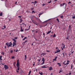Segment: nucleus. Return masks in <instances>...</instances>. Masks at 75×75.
<instances>
[{"mask_svg":"<svg viewBox=\"0 0 75 75\" xmlns=\"http://www.w3.org/2000/svg\"><path fill=\"white\" fill-rule=\"evenodd\" d=\"M12 40L13 41L12 44V47H14V46H15V47H16V42H17V41L15 40V39L13 38L12 39Z\"/></svg>","mask_w":75,"mask_h":75,"instance_id":"obj_1","label":"nucleus"},{"mask_svg":"<svg viewBox=\"0 0 75 75\" xmlns=\"http://www.w3.org/2000/svg\"><path fill=\"white\" fill-rule=\"evenodd\" d=\"M19 60H18L16 63V66L17 67L18 70H20V63H19Z\"/></svg>","mask_w":75,"mask_h":75,"instance_id":"obj_2","label":"nucleus"},{"mask_svg":"<svg viewBox=\"0 0 75 75\" xmlns=\"http://www.w3.org/2000/svg\"><path fill=\"white\" fill-rule=\"evenodd\" d=\"M6 45H7L8 47H11L12 45V43L11 42H10L9 43L8 42L6 43Z\"/></svg>","mask_w":75,"mask_h":75,"instance_id":"obj_3","label":"nucleus"},{"mask_svg":"<svg viewBox=\"0 0 75 75\" xmlns=\"http://www.w3.org/2000/svg\"><path fill=\"white\" fill-rule=\"evenodd\" d=\"M32 23H33V24H35V25H37L38 24V23H37V22L33 20L32 21Z\"/></svg>","mask_w":75,"mask_h":75,"instance_id":"obj_4","label":"nucleus"},{"mask_svg":"<svg viewBox=\"0 0 75 75\" xmlns=\"http://www.w3.org/2000/svg\"><path fill=\"white\" fill-rule=\"evenodd\" d=\"M4 68L5 69V70H6V69H8L9 68L8 67V66L7 65H4Z\"/></svg>","mask_w":75,"mask_h":75,"instance_id":"obj_5","label":"nucleus"},{"mask_svg":"<svg viewBox=\"0 0 75 75\" xmlns=\"http://www.w3.org/2000/svg\"><path fill=\"white\" fill-rule=\"evenodd\" d=\"M20 28H21V32H23L24 31V30H23L22 28V26H21L20 27Z\"/></svg>","mask_w":75,"mask_h":75,"instance_id":"obj_6","label":"nucleus"},{"mask_svg":"<svg viewBox=\"0 0 75 75\" xmlns=\"http://www.w3.org/2000/svg\"><path fill=\"white\" fill-rule=\"evenodd\" d=\"M49 70L50 71H52V67H50L49 68Z\"/></svg>","mask_w":75,"mask_h":75,"instance_id":"obj_7","label":"nucleus"},{"mask_svg":"<svg viewBox=\"0 0 75 75\" xmlns=\"http://www.w3.org/2000/svg\"><path fill=\"white\" fill-rule=\"evenodd\" d=\"M65 4V3H64L63 4H60V6H64Z\"/></svg>","mask_w":75,"mask_h":75,"instance_id":"obj_8","label":"nucleus"},{"mask_svg":"<svg viewBox=\"0 0 75 75\" xmlns=\"http://www.w3.org/2000/svg\"><path fill=\"white\" fill-rule=\"evenodd\" d=\"M50 33H51V30H50L47 33V34H50Z\"/></svg>","mask_w":75,"mask_h":75,"instance_id":"obj_9","label":"nucleus"},{"mask_svg":"<svg viewBox=\"0 0 75 75\" xmlns=\"http://www.w3.org/2000/svg\"><path fill=\"white\" fill-rule=\"evenodd\" d=\"M23 22V19H20V23H21Z\"/></svg>","mask_w":75,"mask_h":75,"instance_id":"obj_10","label":"nucleus"},{"mask_svg":"<svg viewBox=\"0 0 75 75\" xmlns=\"http://www.w3.org/2000/svg\"><path fill=\"white\" fill-rule=\"evenodd\" d=\"M57 64H58V65H59V67H61V63H58Z\"/></svg>","mask_w":75,"mask_h":75,"instance_id":"obj_11","label":"nucleus"},{"mask_svg":"<svg viewBox=\"0 0 75 75\" xmlns=\"http://www.w3.org/2000/svg\"><path fill=\"white\" fill-rule=\"evenodd\" d=\"M47 68V67H45V66H42L41 67V68Z\"/></svg>","mask_w":75,"mask_h":75,"instance_id":"obj_12","label":"nucleus"},{"mask_svg":"<svg viewBox=\"0 0 75 75\" xmlns=\"http://www.w3.org/2000/svg\"><path fill=\"white\" fill-rule=\"evenodd\" d=\"M39 74L40 75H42V72H39Z\"/></svg>","mask_w":75,"mask_h":75,"instance_id":"obj_13","label":"nucleus"},{"mask_svg":"<svg viewBox=\"0 0 75 75\" xmlns=\"http://www.w3.org/2000/svg\"><path fill=\"white\" fill-rule=\"evenodd\" d=\"M42 54L43 56H44V55H45L47 54V53H42Z\"/></svg>","mask_w":75,"mask_h":75,"instance_id":"obj_14","label":"nucleus"},{"mask_svg":"<svg viewBox=\"0 0 75 75\" xmlns=\"http://www.w3.org/2000/svg\"><path fill=\"white\" fill-rule=\"evenodd\" d=\"M42 61H43V62H45V59L44 58H42Z\"/></svg>","mask_w":75,"mask_h":75,"instance_id":"obj_15","label":"nucleus"},{"mask_svg":"<svg viewBox=\"0 0 75 75\" xmlns=\"http://www.w3.org/2000/svg\"><path fill=\"white\" fill-rule=\"evenodd\" d=\"M3 16V13L1 12L0 13V16Z\"/></svg>","mask_w":75,"mask_h":75,"instance_id":"obj_16","label":"nucleus"},{"mask_svg":"<svg viewBox=\"0 0 75 75\" xmlns=\"http://www.w3.org/2000/svg\"><path fill=\"white\" fill-rule=\"evenodd\" d=\"M56 51H59V52L61 51V50H58V49H57Z\"/></svg>","mask_w":75,"mask_h":75,"instance_id":"obj_17","label":"nucleus"},{"mask_svg":"<svg viewBox=\"0 0 75 75\" xmlns=\"http://www.w3.org/2000/svg\"><path fill=\"white\" fill-rule=\"evenodd\" d=\"M1 54H2L3 56V55H4V52H2V53H1Z\"/></svg>","mask_w":75,"mask_h":75,"instance_id":"obj_18","label":"nucleus"},{"mask_svg":"<svg viewBox=\"0 0 75 75\" xmlns=\"http://www.w3.org/2000/svg\"><path fill=\"white\" fill-rule=\"evenodd\" d=\"M31 71H30L29 72L28 75H30V74H31Z\"/></svg>","mask_w":75,"mask_h":75,"instance_id":"obj_19","label":"nucleus"},{"mask_svg":"<svg viewBox=\"0 0 75 75\" xmlns=\"http://www.w3.org/2000/svg\"><path fill=\"white\" fill-rule=\"evenodd\" d=\"M2 58V56H1L0 57V60H2V59L1 58Z\"/></svg>","mask_w":75,"mask_h":75,"instance_id":"obj_20","label":"nucleus"},{"mask_svg":"<svg viewBox=\"0 0 75 75\" xmlns=\"http://www.w3.org/2000/svg\"><path fill=\"white\" fill-rule=\"evenodd\" d=\"M18 71H19V70H18V69L17 68V69H16V73L17 72V73H18Z\"/></svg>","mask_w":75,"mask_h":75,"instance_id":"obj_21","label":"nucleus"},{"mask_svg":"<svg viewBox=\"0 0 75 75\" xmlns=\"http://www.w3.org/2000/svg\"><path fill=\"white\" fill-rule=\"evenodd\" d=\"M61 70H62L59 71V74H60V73H61V72H62V69H61Z\"/></svg>","mask_w":75,"mask_h":75,"instance_id":"obj_22","label":"nucleus"},{"mask_svg":"<svg viewBox=\"0 0 75 75\" xmlns=\"http://www.w3.org/2000/svg\"><path fill=\"white\" fill-rule=\"evenodd\" d=\"M65 54H66L65 53V52H64L63 53V56H65Z\"/></svg>","mask_w":75,"mask_h":75,"instance_id":"obj_23","label":"nucleus"},{"mask_svg":"<svg viewBox=\"0 0 75 75\" xmlns=\"http://www.w3.org/2000/svg\"><path fill=\"white\" fill-rule=\"evenodd\" d=\"M56 20H57V21H58L59 23V19H58V18H57L56 19Z\"/></svg>","mask_w":75,"mask_h":75,"instance_id":"obj_24","label":"nucleus"},{"mask_svg":"<svg viewBox=\"0 0 75 75\" xmlns=\"http://www.w3.org/2000/svg\"><path fill=\"white\" fill-rule=\"evenodd\" d=\"M26 38H27V37H25L23 39V41H24V40H25V39H26Z\"/></svg>","mask_w":75,"mask_h":75,"instance_id":"obj_25","label":"nucleus"},{"mask_svg":"<svg viewBox=\"0 0 75 75\" xmlns=\"http://www.w3.org/2000/svg\"><path fill=\"white\" fill-rule=\"evenodd\" d=\"M25 60L26 59H27V56H26V55H25Z\"/></svg>","mask_w":75,"mask_h":75,"instance_id":"obj_26","label":"nucleus"},{"mask_svg":"<svg viewBox=\"0 0 75 75\" xmlns=\"http://www.w3.org/2000/svg\"><path fill=\"white\" fill-rule=\"evenodd\" d=\"M59 52V51H56V52H54V54H56V53H58V52Z\"/></svg>","mask_w":75,"mask_h":75,"instance_id":"obj_27","label":"nucleus"},{"mask_svg":"<svg viewBox=\"0 0 75 75\" xmlns=\"http://www.w3.org/2000/svg\"><path fill=\"white\" fill-rule=\"evenodd\" d=\"M56 37V35H55V34H54L53 36V37Z\"/></svg>","mask_w":75,"mask_h":75,"instance_id":"obj_28","label":"nucleus"},{"mask_svg":"<svg viewBox=\"0 0 75 75\" xmlns=\"http://www.w3.org/2000/svg\"><path fill=\"white\" fill-rule=\"evenodd\" d=\"M44 64V62H43L41 63V65H43Z\"/></svg>","mask_w":75,"mask_h":75,"instance_id":"obj_29","label":"nucleus"},{"mask_svg":"<svg viewBox=\"0 0 75 75\" xmlns=\"http://www.w3.org/2000/svg\"><path fill=\"white\" fill-rule=\"evenodd\" d=\"M34 3H35V4H37V2L36 1H35Z\"/></svg>","mask_w":75,"mask_h":75,"instance_id":"obj_30","label":"nucleus"},{"mask_svg":"<svg viewBox=\"0 0 75 75\" xmlns=\"http://www.w3.org/2000/svg\"><path fill=\"white\" fill-rule=\"evenodd\" d=\"M28 41H27V40H26L25 41V42H24L25 43L26 42H27Z\"/></svg>","mask_w":75,"mask_h":75,"instance_id":"obj_31","label":"nucleus"},{"mask_svg":"<svg viewBox=\"0 0 75 75\" xmlns=\"http://www.w3.org/2000/svg\"><path fill=\"white\" fill-rule=\"evenodd\" d=\"M14 56H12L11 57V59H14Z\"/></svg>","mask_w":75,"mask_h":75,"instance_id":"obj_32","label":"nucleus"},{"mask_svg":"<svg viewBox=\"0 0 75 75\" xmlns=\"http://www.w3.org/2000/svg\"><path fill=\"white\" fill-rule=\"evenodd\" d=\"M61 18H63V16H60Z\"/></svg>","mask_w":75,"mask_h":75,"instance_id":"obj_33","label":"nucleus"},{"mask_svg":"<svg viewBox=\"0 0 75 75\" xmlns=\"http://www.w3.org/2000/svg\"><path fill=\"white\" fill-rule=\"evenodd\" d=\"M72 18H73V19H75V16L73 17H72Z\"/></svg>","mask_w":75,"mask_h":75,"instance_id":"obj_34","label":"nucleus"},{"mask_svg":"<svg viewBox=\"0 0 75 75\" xmlns=\"http://www.w3.org/2000/svg\"><path fill=\"white\" fill-rule=\"evenodd\" d=\"M13 52V51L12 50H11V52H10L11 53H12Z\"/></svg>","mask_w":75,"mask_h":75,"instance_id":"obj_35","label":"nucleus"},{"mask_svg":"<svg viewBox=\"0 0 75 75\" xmlns=\"http://www.w3.org/2000/svg\"><path fill=\"white\" fill-rule=\"evenodd\" d=\"M65 65H68V64H69V63H67L65 64H64Z\"/></svg>","mask_w":75,"mask_h":75,"instance_id":"obj_36","label":"nucleus"},{"mask_svg":"<svg viewBox=\"0 0 75 75\" xmlns=\"http://www.w3.org/2000/svg\"><path fill=\"white\" fill-rule=\"evenodd\" d=\"M17 38H18L17 37H15L14 38V39H15V40H16V39H17Z\"/></svg>","mask_w":75,"mask_h":75,"instance_id":"obj_37","label":"nucleus"},{"mask_svg":"<svg viewBox=\"0 0 75 75\" xmlns=\"http://www.w3.org/2000/svg\"><path fill=\"white\" fill-rule=\"evenodd\" d=\"M34 10V8H31V10Z\"/></svg>","mask_w":75,"mask_h":75,"instance_id":"obj_38","label":"nucleus"},{"mask_svg":"<svg viewBox=\"0 0 75 75\" xmlns=\"http://www.w3.org/2000/svg\"><path fill=\"white\" fill-rule=\"evenodd\" d=\"M51 2V0L50 2H48V3H50Z\"/></svg>","mask_w":75,"mask_h":75,"instance_id":"obj_39","label":"nucleus"},{"mask_svg":"<svg viewBox=\"0 0 75 75\" xmlns=\"http://www.w3.org/2000/svg\"><path fill=\"white\" fill-rule=\"evenodd\" d=\"M23 45H24V44H25V43L24 42H23L22 43Z\"/></svg>","mask_w":75,"mask_h":75,"instance_id":"obj_40","label":"nucleus"},{"mask_svg":"<svg viewBox=\"0 0 75 75\" xmlns=\"http://www.w3.org/2000/svg\"><path fill=\"white\" fill-rule=\"evenodd\" d=\"M46 4H42V6H44L45 5H46Z\"/></svg>","mask_w":75,"mask_h":75,"instance_id":"obj_41","label":"nucleus"},{"mask_svg":"<svg viewBox=\"0 0 75 75\" xmlns=\"http://www.w3.org/2000/svg\"><path fill=\"white\" fill-rule=\"evenodd\" d=\"M22 24H23V25H25V26H26V24H25L24 23H23Z\"/></svg>","mask_w":75,"mask_h":75,"instance_id":"obj_42","label":"nucleus"},{"mask_svg":"<svg viewBox=\"0 0 75 75\" xmlns=\"http://www.w3.org/2000/svg\"><path fill=\"white\" fill-rule=\"evenodd\" d=\"M21 17H22V16H18V17H20V18H21Z\"/></svg>","mask_w":75,"mask_h":75,"instance_id":"obj_43","label":"nucleus"},{"mask_svg":"<svg viewBox=\"0 0 75 75\" xmlns=\"http://www.w3.org/2000/svg\"><path fill=\"white\" fill-rule=\"evenodd\" d=\"M73 66V65H71V69H72V66Z\"/></svg>","mask_w":75,"mask_h":75,"instance_id":"obj_44","label":"nucleus"},{"mask_svg":"<svg viewBox=\"0 0 75 75\" xmlns=\"http://www.w3.org/2000/svg\"><path fill=\"white\" fill-rule=\"evenodd\" d=\"M46 52H50V51L49 50H47Z\"/></svg>","mask_w":75,"mask_h":75,"instance_id":"obj_45","label":"nucleus"},{"mask_svg":"<svg viewBox=\"0 0 75 75\" xmlns=\"http://www.w3.org/2000/svg\"><path fill=\"white\" fill-rule=\"evenodd\" d=\"M29 30V29H25V31H28Z\"/></svg>","mask_w":75,"mask_h":75,"instance_id":"obj_46","label":"nucleus"},{"mask_svg":"<svg viewBox=\"0 0 75 75\" xmlns=\"http://www.w3.org/2000/svg\"><path fill=\"white\" fill-rule=\"evenodd\" d=\"M57 57H56L55 58V59H57Z\"/></svg>","mask_w":75,"mask_h":75,"instance_id":"obj_47","label":"nucleus"},{"mask_svg":"<svg viewBox=\"0 0 75 75\" xmlns=\"http://www.w3.org/2000/svg\"><path fill=\"white\" fill-rule=\"evenodd\" d=\"M3 27H4V28H6V26H5V25Z\"/></svg>","mask_w":75,"mask_h":75,"instance_id":"obj_48","label":"nucleus"},{"mask_svg":"<svg viewBox=\"0 0 75 75\" xmlns=\"http://www.w3.org/2000/svg\"><path fill=\"white\" fill-rule=\"evenodd\" d=\"M40 60H41V59H38V61H39V62H40Z\"/></svg>","mask_w":75,"mask_h":75,"instance_id":"obj_49","label":"nucleus"},{"mask_svg":"<svg viewBox=\"0 0 75 75\" xmlns=\"http://www.w3.org/2000/svg\"><path fill=\"white\" fill-rule=\"evenodd\" d=\"M68 3H69V4H70V3H71V2H70V1H69Z\"/></svg>","mask_w":75,"mask_h":75,"instance_id":"obj_50","label":"nucleus"},{"mask_svg":"<svg viewBox=\"0 0 75 75\" xmlns=\"http://www.w3.org/2000/svg\"><path fill=\"white\" fill-rule=\"evenodd\" d=\"M32 13H35V11H33Z\"/></svg>","mask_w":75,"mask_h":75,"instance_id":"obj_51","label":"nucleus"},{"mask_svg":"<svg viewBox=\"0 0 75 75\" xmlns=\"http://www.w3.org/2000/svg\"><path fill=\"white\" fill-rule=\"evenodd\" d=\"M53 61H56V59H53Z\"/></svg>","mask_w":75,"mask_h":75,"instance_id":"obj_52","label":"nucleus"},{"mask_svg":"<svg viewBox=\"0 0 75 75\" xmlns=\"http://www.w3.org/2000/svg\"><path fill=\"white\" fill-rule=\"evenodd\" d=\"M34 63H35V62H34ZM34 65H35V63H34V64H33V66H34Z\"/></svg>","mask_w":75,"mask_h":75,"instance_id":"obj_53","label":"nucleus"},{"mask_svg":"<svg viewBox=\"0 0 75 75\" xmlns=\"http://www.w3.org/2000/svg\"><path fill=\"white\" fill-rule=\"evenodd\" d=\"M47 24H46L45 25V26H47Z\"/></svg>","mask_w":75,"mask_h":75,"instance_id":"obj_54","label":"nucleus"},{"mask_svg":"<svg viewBox=\"0 0 75 75\" xmlns=\"http://www.w3.org/2000/svg\"><path fill=\"white\" fill-rule=\"evenodd\" d=\"M35 71H36V72H37V69H35Z\"/></svg>","mask_w":75,"mask_h":75,"instance_id":"obj_55","label":"nucleus"},{"mask_svg":"<svg viewBox=\"0 0 75 75\" xmlns=\"http://www.w3.org/2000/svg\"><path fill=\"white\" fill-rule=\"evenodd\" d=\"M56 49H57V50L58 49V48L57 47L56 48Z\"/></svg>","mask_w":75,"mask_h":75,"instance_id":"obj_56","label":"nucleus"},{"mask_svg":"<svg viewBox=\"0 0 75 75\" xmlns=\"http://www.w3.org/2000/svg\"><path fill=\"white\" fill-rule=\"evenodd\" d=\"M71 73H70L69 74H68V75H71Z\"/></svg>","mask_w":75,"mask_h":75,"instance_id":"obj_57","label":"nucleus"},{"mask_svg":"<svg viewBox=\"0 0 75 75\" xmlns=\"http://www.w3.org/2000/svg\"><path fill=\"white\" fill-rule=\"evenodd\" d=\"M30 26H29V28H28V29H30Z\"/></svg>","mask_w":75,"mask_h":75,"instance_id":"obj_58","label":"nucleus"},{"mask_svg":"<svg viewBox=\"0 0 75 75\" xmlns=\"http://www.w3.org/2000/svg\"><path fill=\"white\" fill-rule=\"evenodd\" d=\"M31 3H34V2H31Z\"/></svg>","mask_w":75,"mask_h":75,"instance_id":"obj_59","label":"nucleus"},{"mask_svg":"<svg viewBox=\"0 0 75 75\" xmlns=\"http://www.w3.org/2000/svg\"><path fill=\"white\" fill-rule=\"evenodd\" d=\"M17 51H18V50H16V52H17Z\"/></svg>","mask_w":75,"mask_h":75,"instance_id":"obj_60","label":"nucleus"},{"mask_svg":"<svg viewBox=\"0 0 75 75\" xmlns=\"http://www.w3.org/2000/svg\"><path fill=\"white\" fill-rule=\"evenodd\" d=\"M17 2H16L15 3V4H17Z\"/></svg>","mask_w":75,"mask_h":75,"instance_id":"obj_61","label":"nucleus"},{"mask_svg":"<svg viewBox=\"0 0 75 75\" xmlns=\"http://www.w3.org/2000/svg\"><path fill=\"white\" fill-rule=\"evenodd\" d=\"M66 39H67V40H68V38H66Z\"/></svg>","mask_w":75,"mask_h":75,"instance_id":"obj_62","label":"nucleus"},{"mask_svg":"<svg viewBox=\"0 0 75 75\" xmlns=\"http://www.w3.org/2000/svg\"><path fill=\"white\" fill-rule=\"evenodd\" d=\"M61 48H62V50H63V48H62V47H61Z\"/></svg>","mask_w":75,"mask_h":75,"instance_id":"obj_63","label":"nucleus"},{"mask_svg":"<svg viewBox=\"0 0 75 75\" xmlns=\"http://www.w3.org/2000/svg\"><path fill=\"white\" fill-rule=\"evenodd\" d=\"M74 52H71V54H73V53Z\"/></svg>","mask_w":75,"mask_h":75,"instance_id":"obj_64","label":"nucleus"}]
</instances>
